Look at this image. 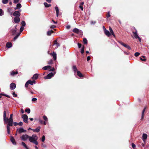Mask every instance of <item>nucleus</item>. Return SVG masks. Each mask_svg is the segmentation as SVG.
I'll return each instance as SVG.
<instances>
[{
  "label": "nucleus",
  "instance_id": "obj_1",
  "mask_svg": "<svg viewBox=\"0 0 149 149\" xmlns=\"http://www.w3.org/2000/svg\"><path fill=\"white\" fill-rule=\"evenodd\" d=\"M38 139V137L36 135L33 134L31 136H29V140L31 142H32L36 145L38 144V142L37 141V140Z\"/></svg>",
  "mask_w": 149,
  "mask_h": 149
},
{
  "label": "nucleus",
  "instance_id": "obj_2",
  "mask_svg": "<svg viewBox=\"0 0 149 149\" xmlns=\"http://www.w3.org/2000/svg\"><path fill=\"white\" fill-rule=\"evenodd\" d=\"M44 70H49V71H54L55 69L54 68H52L49 65L45 66L42 68Z\"/></svg>",
  "mask_w": 149,
  "mask_h": 149
},
{
  "label": "nucleus",
  "instance_id": "obj_3",
  "mask_svg": "<svg viewBox=\"0 0 149 149\" xmlns=\"http://www.w3.org/2000/svg\"><path fill=\"white\" fill-rule=\"evenodd\" d=\"M72 31L80 35H82L83 33L82 31L77 28H74Z\"/></svg>",
  "mask_w": 149,
  "mask_h": 149
},
{
  "label": "nucleus",
  "instance_id": "obj_4",
  "mask_svg": "<svg viewBox=\"0 0 149 149\" xmlns=\"http://www.w3.org/2000/svg\"><path fill=\"white\" fill-rule=\"evenodd\" d=\"M22 118L23 119L24 121L26 123H28V116L24 114L22 116Z\"/></svg>",
  "mask_w": 149,
  "mask_h": 149
},
{
  "label": "nucleus",
  "instance_id": "obj_5",
  "mask_svg": "<svg viewBox=\"0 0 149 149\" xmlns=\"http://www.w3.org/2000/svg\"><path fill=\"white\" fill-rule=\"evenodd\" d=\"M55 73H53L52 72L50 73L47 74L46 76L45 77H44V78L45 79H50L54 76Z\"/></svg>",
  "mask_w": 149,
  "mask_h": 149
},
{
  "label": "nucleus",
  "instance_id": "obj_6",
  "mask_svg": "<svg viewBox=\"0 0 149 149\" xmlns=\"http://www.w3.org/2000/svg\"><path fill=\"white\" fill-rule=\"evenodd\" d=\"M29 136L27 134L23 135L21 137V139L24 141L26 140L27 139H29Z\"/></svg>",
  "mask_w": 149,
  "mask_h": 149
},
{
  "label": "nucleus",
  "instance_id": "obj_7",
  "mask_svg": "<svg viewBox=\"0 0 149 149\" xmlns=\"http://www.w3.org/2000/svg\"><path fill=\"white\" fill-rule=\"evenodd\" d=\"M133 35L134 37L135 38H138L139 41L140 42H141V39L138 36L137 34V31L136 30V31L134 32V31H133Z\"/></svg>",
  "mask_w": 149,
  "mask_h": 149
},
{
  "label": "nucleus",
  "instance_id": "obj_8",
  "mask_svg": "<svg viewBox=\"0 0 149 149\" xmlns=\"http://www.w3.org/2000/svg\"><path fill=\"white\" fill-rule=\"evenodd\" d=\"M119 43L128 49L129 50H130L131 49V47L129 46L128 45H127L126 44H125L123 42H119Z\"/></svg>",
  "mask_w": 149,
  "mask_h": 149
},
{
  "label": "nucleus",
  "instance_id": "obj_9",
  "mask_svg": "<svg viewBox=\"0 0 149 149\" xmlns=\"http://www.w3.org/2000/svg\"><path fill=\"white\" fill-rule=\"evenodd\" d=\"M10 86L11 90H13L15 88L16 86L15 83H12L10 84Z\"/></svg>",
  "mask_w": 149,
  "mask_h": 149
},
{
  "label": "nucleus",
  "instance_id": "obj_10",
  "mask_svg": "<svg viewBox=\"0 0 149 149\" xmlns=\"http://www.w3.org/2000/svg\"><path fill=\"white\" fill-rule=\"evenodd\" d=\"M17 131L19 133H21L22 132H26V130H24L22 128L18 129Z\"/></svg>",
  "mask_w": 149,
  "mask_h": 149
},
{
  "label": "nucleus",
  "instance_id": "obj_11",
  "mask_svg": "<svg viewBox=\"0 0 149 149\" xmlns=\"http://www.w3.org/2000/svg\"><path fill=\"white\" fill-rule=\"evenodd\" d=\"M50 54L52 55L53 57L54 60H56V54L54 52H53L52 53H50Z\"/></svg>",
  "mask_w": 149,
  "mask_h": 149
},
{
  "label": "nucleus",
  "instance_id": "obj_12",
  "mask_svg": "<svg viewBox=\"0 0 149 149\" xmlns=\"http://www.w3.org/2000/svg\"><path fill=\"white\" fill-rule=\"evenodd\" d=\"M13 15L15 16L19 17L20 16V14L18 11H15L13 13Z\"/></svg>",
  "mask_w": 149,
  "mask_h": 149
},
{
  "label": "nucleus",
  "instance_id": "obj_13",
  "mask_svg": "<svg viewBox=\"0 0 149 149\" xmlns=\"http://www.w3.org/2000/svg\"><path fill=\"white\" fill-rule=\"evenodd\" d=\"M104 33L105 34L108 36L109 37L111 35V34L106 29H104Z\"/></svg>",
  "mask_w": 149,
  "mask_h": 149
},
{
  "label": "nucleus",
  "instance_id": "obj_14",
  "mask_svg": "<svg viewBox=\"0 0 149 149\" xmlns=\"http://www.w3.org/2000/svg\"><path fill=\"white\" fill-rule=\"evenodd\" d=\"M14 21L15 23H17L20 21V18L19 17H15L14 18Z\"/></svg>",
  "mask_w": 149,
  "mask_h": 149
},
{
  "label": "nucleus",
  "instance_id": "obj_15",
  "mask_svg": "<svg viewBox=\"0 0 149 149\" xmlns=\"http://www.w3.org/2000/svg\"><path fill=\"white\" fill-rule=\"evenodd\" d=\"M13 120H8V125L10 126L13 125Z\"/></svg>",
  "mask_w": 149,
  "mask_h": 149
},
{
  "label": "nucleus",
  "instance_id": "obj_16",
  "mask_svg": "<svg viewBox=\"0 0 149 149\" xmlns=\"http://www.w3.org/2000/svg\"><path fill=\"white\" fill-rule=\"evenodd\" d=\"M10 140L11 142H12L13 144L14 145H16V143L15 140V139L13 136H11L10 137Z\"/></svg>",
  "mask_w": 149,
  "mask_h": 149
},
{
  "label": "nucleus",
  "instance_id": "obj_17",
  "mask_svg": "<svg viewBox=\"0 0 149 149\" xmlns=\"http://www.w3.org/2000/svg\"><path fill=\"white\" fill-rule=\"evenodd\" d=\"M38 74H35L33 77H32V79H37L38 77Z\"/></svg>",
  "mask_w": 149,
  "mask_h": 149
},
{
  "label": "nucleus",
  "instance_id": "obj_18",
  "mask_svg": "<svg viewBox=\"0 0 149 149\" xmlns=\"http://www.w3.org/2000/svg\"><path fill=\"white\" fill-rule=\"evenodd\" d=\"M147 134H143L142 136V138L143 140L144 141H145V140L147 139Z\"/></svg>",
  "mask_w": 149,
  "mask_h": 149
},
{
  "label": "nucleus",
  "instance_id": "obj_19",
  "mask_svg": "<svg viewBox=\"0 0 149 149\" xmlns=\"http://www.w3.org/2000/svg\"><path fill=\"white\" fill-rule=\"evenodd\" d=\"M55 8L56 12V16L57 17H58L59 15V9L58 8L57 6H56Z\"/></svg>",
  "mask_w": 149,
  "mask_h": 149
},
{
  "label": "nucleus",
  "instance_id": "obj_20",
  "mask_svg": "<svg viewBox=\"0 0 149 149\" xmlns=\"http://www.w3.org/2000/svg\"><path fill=\"white\" fill-rule=\"evenodd\" d=\"M6 46L7 47L10 48L12 46V44L10 42H8L6 44Z\"/></svg>",
  "mask_w": 149,
  "mask_h": 149
},
{
  "label": "nucleus",
  "instance_id": "obj_21",
  "mask_svg": "<svg viewBox=\"0 0 149 149\" xmlns=\"http://www.w3.org/2000/svg\"><path fill=\"white\" fill-rule=\"evenodd\" d=\"M29 84L32 85L33 84L35 83V80L31 81V80H29L28 81Z\"/></svg>",
  "mask_w": 149,
  "mask_h": 149
},
{
  "label": "nucleus",
  "instance_id": "obj_22",
  "mask_svg": "<svg viewBox=\"0 0 149 149\" xmlns=\"http://www.w3.org/2000/svg\"><path fill=\"white\" fill-rule=\"evenodd\" d=\"M77 75L80 77H83V75L79 71H77Z\"/></svg>",
  "mask_w": 149,
  "mask_h": 149
},
{
  "label": "nucleus",
  "instance_id": "obj_23",
  "mask_svg": "<svg viewBox=\"0 0 149 149\" xmlns=\"http://www.w3.org/2000/svg\"><path fill=\"white\" fill-rule=\"evenodd\" d=\"M109 30L111 34L114 37H115V36L114 33L113 32L112 28L110 27H109Z\"/></svg>",
  "mask_w": 149,
  "mask_h": 149
},
{
  "label": "nucleus",
  "instance_id": "obj_24",
  "mask_svg": "<svg viewBox=\"0 0 149 149\" xmlns=\"http://www.w3.org/2000/svg\"><path fill=\"white\" fill-rule=\"evenodd\" d=\"M21 7V5L20 3H18L17 5V7L15 8V10L19 9Z\"/></svg>",
  "mask_w": 149,
  "mask_h": 149
},
{
  "label": "nucleus",
  "instance_id": "obj_25",
  "mask_svg": "<svg viewBox=\"0 0 149 149\" xmlns=\"http://www.w3.org/2000/svg\"><path fill=\"white\" fill-rule=\"evenodd\" d=\"M53 33V31L52 30H51L47 32V35L48 36H50L51 35V34Z\"/></svg>",
  "mask_w": 149,
  "mask_h": 149
},
{
  "label": "nucleus",
  "instance_id": "obj_26",
  "mask_svg": "<svg viewBox=\"0 0 149 149\" xmlns=\"http://www.w3.org/2000/svg\"><path fill=\"white\" fill-rule=\"evenodd\" d=\"M43 119L45 120L44 121H45L46 123L47 122L48 120V118H47V117L46 116L44 115L43 116Z\"/></svg>",
  "mask_w": 149,
  "mask_h": 149
},
{
  "label": "nucleus",
  "instance_id": "obj_27",
  "mask_svg": "<svg viewBox=\"0 0 149 149\" xmlns=\"http://www.w3.org/2000/svg\"><path fill=\"white\" fill-rule=\"evenodd\" d=\"M39 122L40 123L42 124H44V125H46V122L45 121L43 122L40 119L39 120Z\"/></svg>",
  "mask_w": 149,
  "mask_h": 149
},
{
  "label": "nucleus",
  "instance_id": "obj_28",
  "mask_svg": "<svg viewBox=\"0 0 149 149\" xmlns=\"http://www.w3.org/2000/svg\"><path fill=\"white\" fill-rule=\"evenodd\" d=\"M40 127L39 126L35 129V132H38L40 130Z\"/></svg>",
  "mask_w": 149,
  "mask_h": 149
},
{
  "label": "nucleus",
  "instance_id": "obj_29",
  "mask_svg": "<svg viewBox=\"0 0 149 149\" xmlns=\"http://www.w3.org/2000/svg\"><path fill=\"white\" fill-rule=\"evenodd\" d=\"M44 4L46 7H48L51 6V5L50 4H48L47 3H44Z\"/></svg>",
  "mask_w": 149,
  "mask_h": 149
},
{
  "label": "nucleus",
  "instance_id": "obj_30",
  "mask_svg": "<svg viewBox=\"0 0 149 149\" xmlns=\"http://www.w3.org/2000/svg\"><path fill=\"white\" fill-rule=\"evenodd\" d=\"M73 69L74 72H77V71H78L77 70V67L75 66H73Z\"/></svg>",
  "mask_w": 149,
  "mask_h": 149
},
{
  "label": "nucleus",
  "instance_id": "obj_31",
  "mask_svg": "<svg viewBox=\"0 0 149 149\" xmlns=\"http://www.w3.org/2000/svg\"><path fill=\"white\" fill-rule=\"evenodd\" d=\"M18 73L17 71L14 72L13 71L11 73V74L12 75H13L15 74H16Z\"/></svg>",
  "mask_w": 149,
  "mask_h": 149
},
{
  "label": "nucleus",
  "instance_id": "obj_32",
  "mask_svg": "<svg viewBox=\"0 0 149 149\" xmlns=\"http://www.w3.org/2000/svg\"><path fill=\"white\" fill-rule=\"evenodd\" d=\"M25 111L28 113H30V109L29 108L26 109H25Z\"/></svg>",
  "mask_w": 149,
  "mask_h": 149
},
{
  "label": "nucleus",
  "instance_id": "obj_33",
  "mask_svg": "<svg viewBox=\"0 0 149 149\" xmlns=\"http://www.w3.org/2000/svg\"><path fill=\"white\" fill-rule=\"evenodd\" d=\"M3 15V12L1 9H0V16H1Z\"/></svg>",
  "mask_w": 149,
  "mask_h": 149
},
{
  "label": "nucleus",
  "instance_id": "obj_34",
  "mask_svg": "<svg viewBox=\"0 0 149 149\" xmlns=\"http://www.w3.org/2000/svg\"><path fill=\"white\" fill-rule=\"evenodd\" d=\"M146 107H145L144 108L143 110L142 111V118H143V116L144 114V112L146 110Z\"/></svg>",
  "mask_w": 149,
  "mask_h": 149
},
{
  "label": "nucleus",
  "instance_id": "obj_35",
  "mask_svg": "<svg viewBox=\"0 0 149 149\" xmlns=\"http://www.w3.org/2000/svg\"><path fill=\"white\" fill-rule=\"evenodd\" d=\"M142 57L143 58H140V59L143 61H145L146 59L145 58V57L144 56H142Z\"/></svg>",
  "mask_w": 149,
  "mask_h": 149
},
{
  "label": "nucleus",
  "instance_id": "obj_36",
  "mask_svg": "<svg viewBox=\"0 0 149 149\" xmlns=\"http://www.w3.org/2000/svg\"><path fill=\"white\" fill-rule=\"evenodd\" d=\"M21 24L22 25V26H24L26 25L25 22L24 21H22L21 22Z\"/></svg>",
  "mask_w": 149,
  "mask_h": 149
},
{
  "label": "nucleus",
  "instance_id": "obj_37",
  "mask_svg": "<svg viewBox=\"0 0 149 149\" xmlns=\"http://www.w3.org/2000/svg\"><path fill=\"white\" fill-rule=\"evenodd\" d=\"M83 42L85 44H86L87 43V41L86 38H84L83 39Z\"/></svg>",
  "mask_w": 149,
  "mask_h": 149
},
{
  "label": "nucleus",
  "instance_id": "obj_38",
  "mask_svg": "<svg viewBox=\"0 0 149 149\" xmlns=\"http://www.w3.org/2000/svg\"><path fill=\"white\" fill-rule=\"evenodd\" d=\"M84 46H83V47H82V49H81V54H83L84 52Z\"/></svg>",
  "mask_w": 149,
  "mask_h": 149
},
{
  "label": "nucleus",
  "instance_id": "obj_39",
  "mask_svg": "<svg viewBox=\"0 0 149 149\" xmlns=\"http://www.w3.org/2000/svg\"><path fill=\"white\" fill-rule=\"evenodd\" d=\"M53 46L54 47V48L56 49L59 45L58 44H57L55 45H53Z\"/></svg>",
  "mask_w": 149,
  "mask_h": 149
},
{
  "label": "nucleus",
  "instance_id": "obj_40",
  "mask_svg": "<svg viewBox=\"0 0 149 149\" xmlns=\"http://www.w3.org/2000/svg\"><path fill=\"white\" fill-rule=\"evenodd\" d=\"M53 61L52 60H50L48 61V63L49 64H51L52 63Z\"/></svg>",
  "mask_w": 149,
  "mask_h": 149
},
{
  "label": "nucleus",
  "instance_id": "obj_41",
  "mask_svg": "<svg viewBox=\"0 0 149 149\" xmlns=\"http://www.w3.org/2000/svg\"><path fill=\"white\" fill-rule=\"evenodd\" d=\"M22 145L24 146L26 148H27V146H26V144L24 142H22Z\"/></svg>",
  "mask_w": 149,
  "mask_h": 149
},
{
  "label": "nucleus",
  "instance_id": "obj_42",
  "mask_svg": "<svg viewBox=\"0 0 149 149\" xmlns=\"http://www.w3.org/2000/svg\"><path fill=\"white\" fill-rule=\"evenodd\" d=\"M139 55H140V53L138 52H136L134 54V56L136 57L138 56Z\"/></svg>",
  "mask_w": 149,
  "mask_h": 149
},
{
  "label": "nucleus",
  "instance_id": "obj_43",
  "mask_svg": "<svg viewBox=\"0 0 149 149\" xmlns=\"http://www.w3.org/2000/svg\"><path fill=\"white\" fill-rule=\"evenodd\" d=\"M9 119H8L6 117H5V118H3V120L4 121L6 122Z\"/></svg>",
  "mask_w": 149,
  "mask_h": 149
},
{
  "label": "nucleus",
  "instance_id": "obj_44",
  "mask_svg": "<svg viewBox=\"0 0 149 149\" xmlns=\"http://www.w3.org/2000/svg\"><path fill=\"white\" fill-rule=\"evenodd\" d=\"M13 114H11L10 115V118L9 119V120H13Z\"/></svg>",
  "mask_w": 149,
  "mask_h": 149
},
{
  "label": "nucleus",
  "instance_id": "obj_45",
  "mask_svg": "<svg viewBox=\"0 0 149 149\" xmlns=\"http://www.w3.org/2000/svg\"><path fill=\"white\" fill-rule=\"evenodd\" d=\"M37 100V99L36 98H33L32 99V102H35V101H36Z\"/></svg>",
  "mask_w": 149,
  "mask_h": 149
},
{
  "label": "nucleus",
  "instance_id": "obj_46",
  "mask_svg": "<svg viewBox=\"0 0 149 149\" xmlns=\"http://www.w3.org/2000/svg\"><path fill=\"white\" fill-rule=\"evenodd\" d=\"M110 16V13L109 12H108L107 14V17L108 18Z\"/></svg>",
  "mask_w": 149,
  "mask_h": 149
},
{
  "label": "nucleus",
  "instance_id": "obj_47",
  "mask_svg": "<svg viewBox=\"0 0 149 149\" xmlns=\"http://www.w3.org/2000/svg\"><path fill=\"white\" fill-rule=\"evenodd\" d=\"M24 27L23 26H22L21 27L20 29V32H22L23 31V29H24Z\"/></svg>",
  "mask_w": 149,
  "mask_h": 149
},
{
  "label": "nucleus",
  "instance_id": "obj_48",
  "mask_svg": "<svg viewBox=\"0 0 149 149\" xmlns=\"http://www.w3.org/2000/svg\"><path fill=\"white\" fill-rule=\"evenodd\" d=\"M8 1H2V3L3 4H6L8 3Z\"/></svg>",
  "mask_w": 149,
  "mask_h": 149
},
{
  "label": "nucleus",
  "instance_id": "obj_49",
  "mask_svg": "<svg viewBox=\"0 0 149 149\" xmlns=\"http://www.w3.org/2000/svg\"><path fill=\"white\" fill-rule=\"evenodd\" d=\"M45 140V136H43L42 138V142H43Z\"/></svg>",
  "mask_w": 149,
  "mask_h": 149
},
{
  "label": "nucleus",
  "instance_id": "obj_50",
  "mask_svg": "<svg viewBox=\"0 0 149 149\" xmlns=\"http://www.w3.org/2000/svg\"><path fill=\"white\" fill-rule=\"evenodd\" d=\"M5 117H6V111H4L3 112V118H5Z\"/></svg>",
  "mask_w": 149,
  "mask_h": 149
},
{
  "label": "nucleus",
  "instance_id": "obj_51",
  "mask_svg": "<svg viewBox=\"0 0 149 149\" xmlns=\"http://www.w3.org/2000/svg\"><path fill=\"white\" fill-rule=\"evenodd\" d=\"M79 8H80L81 10H83V8L82 6H81V5H80L79 6Z\"/></svg>",
  "mask_w": 149,
  "mask_h": 149
},
{
  "label": "nucleus",
  "instance_id": "obj_52",
  "mask_svg": "<svg viewBox=\"0 0 149 149\" xmlns=\"http://www.w3.org/2000/svg\"><path fill=\"white\" fill-rule=\"evenodd\" d=\"M13 97H16L17 96V95L15 94V92H13Z\"/></svg>",
  "mask_w": 149,
  "mask_h": 149
},
{
  "label": "nucleus",
  "instance_id": "obj_53",
  "mask_svg": "<svg viewBox=\"0 0 149 149\" xmlns=\"http://www.w3.org/2000/svg\"><path fill=\"white\" fill-rule=\"evenodd\" d=\"M29 84L28 81H27L25 84V86L26 87H27L28 86V85Z\"/></svg>",
  "mask_w": 149,
  "mask_h": 149
},
{
  "label": "nucleus",
  "instance_id": "obj_54",
  "mask_svg": "<svg viewBox=\"0 0 149 149\" xmlns=\"http://www.w3.org/2000/svg\"><path fill=\"white\" fill-rule=\"evenodd\" d=\"M16 30H13L12 31L13 34H15L16 32Z\"/></svg>",
  "mask_w": 149,
  "mask_h": 149
},
{
  "label": "nucleus",
  "instance_id": "obj_55",
  "mask_svg": "<svg viewBox=\"0 0 149 149\" xmlns=\"http://www.w3.org/2000/svg\"><path fill=\"white\" fill-rule=\"evenodd\" d=\"M19 35V34L15 36V37L14 38V40H15L16 39H17Z\"/></svg>",
  "mask_w": 149,
  "mask_h": 149
},
{
  "label": "nucleus",
  "instance_id": "obj_56",
  "mask_svg": "<svg viewBox=\"0 0 149 149\" xmlns=\"http://www.w3.org/2000/svg\"><path fill=\"white\" fill-rule=\"evenodd\" d=\"M132 147L134 148L136 146L133 143L132 144Z\"/></svg>",
  "mask_w": 149,
  "mask_h": 149
},
{
  "label": "nucleus",
  "instance_id": "obj_57",
  "mask_svg": "<svg viewBox=\"0 0 149 149\" xmlns=\"http://www.w3.org/2000/svg\"><path fill=\"white\" fill-rule=\"evenodd\" d=\"M56 27V26H54V25H52L50 26V28H52V29H54V28H55Z\"/></svg>",
  "mask_w": 149,
  "mask_h": 149
},
{
  "label": "nucleus",
  "instance_id": "obj_58",
  "mask_svg": "<svg viewBox=\"0 0 149 149\" xmlns=\"http://www.w3.org/2000/svg\"><path fill=\"white\" fill-rule=\"evenodd\" d=\"M18 123V125L21 126L22 125H23V123L22 122H20L19 123Z\"/></svg>",
  "mask_w": 149,
  "mask_h": 149
},
{
  "label": "nucleus",
  "instance_id": "obj_59",
  "mask_svg": "<svg viewBox=\"0 0 149 149\" xmlns=\"http://www.w3.org/2000/svg\"><path fill=\"white\" fill-rule=\"evenodd\" d=\"M13 124H14V125L15 126L17 125H18V123H17L16 122H14Z\"/></svg>",
  "mask_w": 149,
  "mask_h": 149
},
{
  "label": "nucleus",
  "instance_id": "obj_60",
  "mask_svg": "<svg viewBox=\"0 0 149 149\" xmlns=\"http://www.w3.org/2000/svg\"><path fill=\"white\" fill-rule=\"evenodd\" d=\"M91 23L92 24H95L96 23V22L95 21H91Z\"/></svg>",
  "mask_w": 149,
  "mask_h": 149
},
{
  "label": "nucleus",
  "instance_id": "obj_61",
  "mask_svg": "<svg viewBox=\"0 0 149 149\" xmlns=\"http://www.w3.org/2000/svg\"><path fill=\"white\" fill-rule=\"evenodd\" d=\"M90 59V56H88L87 57V60L88 61H89Z\"/></svg>",
  "mask_w": 149,
  "mask_h": 149
},
{
  "label": "nucleus",
  "instance_id": "obj_62",
  "mask_svg": "<svg viewBox=\"0 0 149 149\" xmlns=\"http://www.w3.org/2000/svg\"><path fill=\"white\" fill-rule=\"evenodd\" d=\"M78 45L79 48H80L81 47V44L78 43Z\"/></svg>",
  "mask_w": 149,
  "mask_h": 149
},
{
  "label": "nucleus",
  "instance_id": "obj_63",
  "mask_svg": "<svg viewBox=\"0 0 149 149\" xmlns=\"http://www.w3.org/2000/svg\"><path fill=\"white\" fill-rule=\"evenodd\" d=\"M66 28L67 29H69L70 28V26L69 25H68L66 26Z\"/></svg>",
  "mask_w": 149,
  "mask_h": 149
},
{
  "label": "nucleus",
  "instance_id": "obj_64",
  "mask_svg": "<svg viewBox=\"0 0 149 149\" xmlns=\"http://www.w3.org/2000/svg\"><path fill=\"white\" fill-rule=\"evenodd\" d=\"M11 10L10 8H9L8 9V11L10 13Z\"/></svg>",
  "mask_w": 149,
  "mask_h": 149
}]
</instances>
